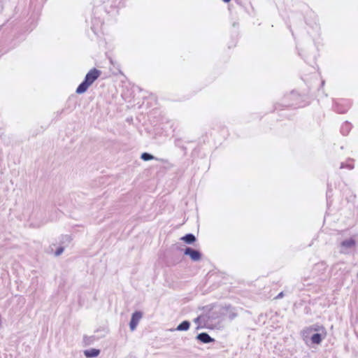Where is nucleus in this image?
Masks as SVG:
<instances>
[{"instance_id":"nucleus-13","label":"nucleus","mask_w":358,"mask_h":358,"mask_svg":"<svg viewBox=\"0 0 358 358\" xmlns=\"http://www.w3.org/2000/svg\"><path fill=\"white\" fill-rule=\"evenodd\" d=\"M315 331H324V328L323 327H317L314 329Z\"/></svg>"},{"instance_id":"nucleus-12","label":"nucleus","mask_w":358,"mask_h":358,"mask_svg":"<svg viewBox=\"0 0 358 358\" xmlns=\"http://www.w3.org/2000/svg\"><path fill=\"white\" fill-rule=\"evenodd\" d=\"M62 252H63V248H60L57 249L55 254H56V255H59L60 254H62Z\"/></svg>"},{"instance_id":"nucleus-16","label":"nucleus","mask_w":358,"mask_h":358,"mask_svg":"<svg viewBox=\"0 0 358 358\" xmlns=\"http://www.w3.org/2000/svg\"><path fill=\"white\" fill-rule=\"evenodd\" d=\"M357 275H358V273H357Z\"/></svg>"},{"instance_id":"nucleus-9","label":"nucleus","mask_w":358,"mask_h":358,"mask_svg":"<svg viewBox=\"0 0 358 358\" xmlns=\"http://www.w3.org/2000/svg\"><path fill=\"white\" fill-rule=\"evenodd\" d=\"M190 323L188 321H183L178 327L177 330L178 331H187L189 329Z\"/></svg>"},{"instance_id":"nucleus-6","label":"nucleus","mask_w":358,"mask_h":358,"mask_svg":"<svg viewBox=\"0 0 358 358\" xmlns=\"http://www.w3.org/2000/svg\"><path fill=\"white\" fill-rule=\"evenodd\" d=\"M99 350H96V349H90V350H87L84 352V355L87 357H97L99 355Z\"/></svg>"},{"instance_id":"nucleus-15","label":"nucleus","mask_w":358,"mask_h":358,"mask_svg":"<svg viewBox=\"0 0 358 358\" xmlns=\"http://www.w3.org/2000/svg\"><path fill=\"white\" fill-rule=\"evenodd\" d=\"M224 2H229L231 0H223Z\"/></svg>"},{"instance_id":"nucleus-14","label":"nucleus","mask_w":358,"mask_h":358,"mask_svg":"<svg viewBox=\"0 0 358 358\" xmlns=\"http://www.w3.org/2000/svg\"><path fill=\"white\" fill-rule=\"evenodd\" d=\"M283 292H280L275 298L276 299H280V298H282L283 296Z\"/></svg>"},{"instance_id":"nucleus-1","label":"nucleus","mask_w":358,"mask_h":358,"mask_svg":"<svg viewBox=\"0 0 358 358\" xmlns=\"http://www.w3.org/2000/svg\"><path fill=\"white\" fill-rule=\"evenodd\" d=\"M101 71L95 68L91 69L86 75L85 78L76 89L77 94L85 92L89 87L100 76Z\"/></svg>"},{"instance_id":"nucleus-11","label":"nucleus","mask_w":358,"mask_h":358,"mask_svg":"<svg viewBox=\"0 0 358 358\" xmlns=\"http://www.w3.org/2000/svg\"><path fill=\"white\" fill-rule=\"evenodd\" d=\"M154 157L147 152H144L141 155V159H143L145 161L152 159Z\"/></svg>"},{"instance_id":"nucleus-8","label":"nucleus","mask_w":358,"mask_h":358,"mask_svg":"<svg viewBox=\"0 0 358 358\" xmlns=\"http://www.w3.org/2000/svg\"><path fill=\"white\" fill-rule=\"evenodd\" d=\"M181 240L184 241L187 243L191 244L195 241L196 238L193 234H188L185 235V236L182 237Z\"/></svg>"},{"instance_id":"nucleus-7","label":"nucleus","mask_w":358,"mask_h":358,"mask_svg":"<svg viewBox=\"0 0 358 358\" xmlns=\"http://www.w3.org/2000/svg\"><path fill=\"white\" fill-rule=\"evenodd\" d=\"M355 245V241L353 238H350L345 241H343L341 243V246L346 248H350Z\"/></svg>"},{"instance_id":"nucleus-5","label":"nucleus","mask_w":358,"mask_h":358,"mask_svg":"<svg viewBox=\"0 0 358 358\" xmlns=\"http://www.w3.org/2000/svg\"><path fill=\"white\" fill-rule=\"evenodd\" d=\"M197 339L203 343H208L214 341V339L212 338L207 333H201L197 336Z\"/></svg>"},{"instance_id":"nucleus-3","label":"nucleus","mask_w":358,"mask_h":358,"mask_svg":"<svg viewBox=\"0 0 358 358\" xmlns=\"http://www.w3.org/2000/svg\"><path fill=\"white\" fill-rule=\"evenodd\" d=\"M185 255H189L193 261H198L201 259L200 252L190 248H187L185 249Z\"/></svg>"},{"instance_id":"nucleus-10","label":"nucleus","mask_w":358,"mask_h":358,"mask_svg":"<svg viewBox=\"0 0 358 358\" xmlns=\"http://www.w3.org/2000/svg\"><path fill=\"white\" fill-rule=\"evenodd\" d=\"M311 341L315 344H320L322 341V336L320 334H315L311 337Z\"/></svg>"},{"instance_id":"nucleus-2","label":"nucleus","mask_w":358,"mask_h":358,"mask_svg":"<svg viewBox=\"0 0 358 358\" xmlns=\"http://www.w3.org/2000/svg\"><path fill=\"white\" fill-rule=\"evenodd\" d=\"M142 317V313L141 312L136 311L133 313L131 321H130V329L131 331H134L136 326L138 325L140 320Z\"/></svg>"},{"instance_id":"nucleus-4","label":"nucleus","mask_w":358,"mask_h":358,"mask_svg":"<svg viewBox=\"0 0 358 358\" xmlns=\"http://www.w3.org/2000/svg\"><path fill=\"white\" fill-rule=\"evenodd\" d=\"M336 107L340 113H345L349 108V104L347 101L341 100L336 103Z\"/></svg>"}]
</instances>
